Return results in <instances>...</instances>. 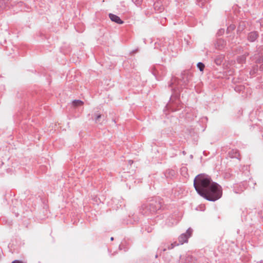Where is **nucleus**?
I'll return each mask as SVG.
<instances>
[{
    "label": "nucleus",
    "mask_w": 263,
    "mask_h": 263,
    "mask_svg": "<svg viewBox=\"0 0 263 263\" xmlns=\"http://www.w3.org/2000/svg\"><path fill=\"white\" fill-rule=\"evenodd\" d=\"M194 186L198 193L208 200L215 201L222 195L221 187L204 175L195 177Z\"/></svg>",
    "instance_id": "nucleus-1"
},
{
    "label": "nucleus",
    "mask_w": 263,
    "mask_h": 263,
    "mask_svg": "<svg viewBox=\"0 0 263 263\" xmlns=\"http://www.w3.org/2000/svg\"><path fill=\"white\" fill-rule=\"evenodd\" d=\"M192 231L191 229H188L185 234L181 235L179 237V241L180 244L182 245L184 242H187L188 238L191 236Z\"/></svg>",
    "instance_id": "nucleus-2"
},
{
    "label": "nucleus",
    "mask_w": 263,
    "mask_h": 263,
    "mask_svg": "<svg viewBox=\"0 0 263 263\" xmlns=\"http://www.w3.org/2000/svg\"><path fill=\"white\" fill-rule=\"evenodd\" d=\"M109 18L112 22H115L119 24H122L123 23V22L120 19V18L115 14H109Z\"/></svg>",
    "instance_id": "nucleus-3"
},
{
    "label": "nucleus",
    "mask_w": 263,
    "mask_h": 263,
    "mask_svg": "<svg viewBox=\"0 0 263 263\" xmlns=\"http://www.w3.org/2000/svg\"><path fill=\"white\" fill-rule=\"evenodd\" d=\"M257 34L256 32H252L249 33L248 35V39L251 42L254 41L257 37Z\"/></svg>",
    "instance_id": "nucleus-4"
},
{
    "label": "nucleus",
    "mask_w": 263,
    "mask_h": 263,
    "mask_svg": "<svg viewBox=\"0 0 263 263\" xmlns=\"http://www.w3.org/2000/svg\"><path fill=\"white\" fill-rule=\"evenodd\" d=\"M72 104L74 106H81L83 104V102L80 100H75L72 102Z\"/></svg>",
    "instance_id": "nucleus-5"
},
{
    "label": "nucleus",
    "mask_w": 263,
    "mask_h": 263,
    "mask_svg": "<svg viewBox=\"0 0 263 263\" xmlns=\"http://www.w3.org/2000/svg\"><path fill=\"white\" fill-rule=\"evenodd\" d=\"M197 67L199 68L200 71H203L204 68V65L202 63H198L197 64Z\"/></svg>",
    "instance_id": "nucleus-6"
},
{
    "label": "nucleus",
    "mask_w": 263,
    "mask_h": 263,
    "mask_svg": "<svg viewBox=\"0 0 263 263\" xmlns=\"http://www.w3.org/2000/svg\"><path fill=\"white\" fill-rule=\"evenodd\" d=\"M11 263H24V262L21 260H15L13 261Z\"/></svg>",
    "instance_id": "nucleus-7"
},
{
    "label": "nucleus",
    "mask_w": 263,
    "mask_h": 263,
    "mask_svg": "<svg viewBox=\"0 0 263 263\" xmlns=\"http://www.w3.org/2000/svg\"><path fill=\"white\" fill-rule=\"evenodd\" d=\"M100 118H101V115H97V117H96V120L97 121V120H98Z\"/></svg>",
    "instance_id": "nucleus-8"
},
{
    "label": "nucleus",
    "mask_w": 263,
    "mask_h": 263,
    "mask_svg": "<svg viewBox=\"0 0 263 263\" xmlns=\"http://www.w3.org/2000/svg\"><path fill=\"white\" fill-rule=\"evenodd\" d=\"M110 239H111V240H114V238H113V237H111V238H110Z\"/></svg>",
    "instance_id": "nucleus-9"
}]
</instances>
